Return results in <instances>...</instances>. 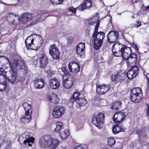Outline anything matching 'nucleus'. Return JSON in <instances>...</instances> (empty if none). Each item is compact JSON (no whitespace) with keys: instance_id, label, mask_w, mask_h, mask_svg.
Masks as SVG:
<instances>
[{"instance_id":"2","label":"nucleus","mask_w":149,"mask_h":149,"mask_svg":"<svg viewBox=\"0 0 149 149\" xmlns=\"http://www.w3.org/2000/svg\"><path fill=\"white\" fill-rule=\"evenodd\" d=\"M39 143L41 148L55 149L58 144L59 141L57 139L53 138L49 135H45L40 139Z\"/></svg>"},{"instance_id":"52","label":"nucleus","mask_w":149,"mask_h":149,"mask_svg":"<svg viewBox=\"0 0 149 149\" xmlns=\"http://www.w3.org/2000/svg\"><path fill=\"white\" fill-rule=\"evenodd\" d=\"M146 10H149V5L147 6L146 8Z\"/></svg>"},{"instance_id":"12","label":"nucleus","mask_w":149,"mask_h":149,"mask_svg":"<svg viewBox=\"0 0 149 149\" xmlns=\"http://www.w3.org/2000/svg\"><path fill=\"white\" fill-rule=\"evenodd\" d=\"M119 36L118 32L117 31H110L107 35V40L110 43H114L117 40Z\"/></svg>"},{"instance_id":"9","label":"nucleus","mask_w":149,"mask_h":149,"mask_svg":"<svg viewBox=\"0 0 149 149\" xmlns=\"http://www.w3.org/2000/svg\"><path fill=\"white\" fill-rule=\"evenodd\" d=\"M99 26V23L98 22L95 26V31L92 35V37L93 38H95V39L103 41L105 37V33L102 32H98Z\"/></svg>"},{"instance_id":"45","label":"nucleus","mask_w":149,"mask_h":149,"mask_svg":"<svg viewBox=\"0 0 149 149\" xmlns=\"http://www.w3.org/2000/svg\"><path fill=\"white\" fill-rule=\"evenodd\" d=\"M146 77L147 79V86L149 87V73H147L146 74Z\"/></svg>"},{"instance_id":"25","label":"nucleus","mask_w":149,"mask_h":149,"mask_svg":"<svg viewBox=\"0 0 149 149\" xmlns=\"http://www.w3.org/2000/svg\"><path fill=\"white\" fill-rule=\"evenodd\" d=\"M39 62L41 67H45L48 62V57L45 54H42L39 58Z\"/></svg>"},{"instance_id":"1","label":"nucleus","mask_w":149,"mask_h":149,"mask_svg":"<svg viewBox=\"0 0 149 149\" xmlns=\"http://www.w3.org/2000/svg\"><path fill=\"white\" fill-rule=\"evenodd\" d=\"M112 50L114 56H123L124 59H126L127 56L130 55L132 53L130 47L118 43L113 45Z\"/></svg>"},{"instance_id":"50","label":"nucleus","mask_w":149,"mask_h":149,"mask_svg":"<svg viewBox=\"0 0 149 149\" xmlns=\"http://www.w3.org/2000/svg\"><path fill=\"white\" fill-rule=\"evenodd\" d=\"M147 116H149V106H148L147 109Z\"/></svg>"},{"instance_id":"14","label":"nucleus","mask_w":149,"mask_h":149,"mask_svg":"<svg viewBox=\"0 0 149 149\" xmlns=\"http://www.w3.org/2000/svg\"><path fill=\"white\" fill-rule=\"evenodd\" d=\"M96 91L99 94H103L108 91L109 89V85L108 84H102L96 85Z\"/></svg>"},{"instance_id":"51","label":"nucleus","mask_w":149,"mask_h":149,"mask_svg":"<svg viewBox=\"0 0 149 149\" xmlns=\"http://www.w3.org/2000/svg\"><path fill=\"white\" fill-rule=\"evenodd\" d=\"M139 0H132L133 3H134L138 2Z\"/></svg>"},{"instance_id":"26","label":"nucleus","mask_w":149,"mask_h":149,"mask_svg":"<svg viewBox=\"0 0 149 149\" xmlns=\"http://www.w3.org/2000/svg\"><path fill=\"white\" fill-rule=\"evenodd\" d=\"M34 84L36 88H42L45 84L44 79L41 78L36 79L34 81Z\"/></svg>"},{"instance_id":"33","label":"nucleus","mask_w":149,"mask_h":149,"mask_svg":"<svg viewBox=\"0 0 149 149\" xmlns=\"http://www.w3.org/2000/svg\"><path fill=\"white\" fill-rule=\"evenodd\" d=\"M56 127L55 128L54 131L56 132H57L61 131L63 129V124L60 122H58L55 123Z\"/></svg>"},{"instance_id":"13","label":"nucleus","mask_w":149,"mask_h":149,"mask_svg":"<svg viewBox=\"0 0 149 149\" xmlns=\"http://www.w3.org/2000/svg\"><path fill=\"white\" fill-rule=\"evenodd\" d=\"M125 74L120 72L114 73L111 75V79L115 84L121 82L125 79Z\"/></svg>"},{"instance_id":"31","label":"nucleus","mask_w":149,"mask_h":149,"mask_svg":"<svg viewBox=\"0 0 149 149\" xmlns=\"http://www.w3.org/2000/svg\"><path fill=\"white\" fill-rule=\"evenodd\" d=\"M98 20V17L95 16L88 19L86 22V24L89 26H92Z\"/></svg>"},{"instance_id":"35","label":"nucleus","mask_w":149,"mask_h":149,"mask_svg":"<svg viewBox=\"0 0 149 149\" xmlns=\"http://www.w3.org/2000/svg\"><path fill=\"white\" fill-rule=\"evenodd\" d=\"M102 41L95 39L94 43V48L96 50L99 49L101 47Z\"/></svg>"},{"instance_id":"38","label":"nucleus","mask_w":149,"mask_h":149,"mask_svg":"<svg viewBox=\"0 0 149 149\" xmlns=\"http://www.w3.org/2000/svg\"><path fill=\"white\" fill-rule=\"evenodd\" d=\"M79 95V93L78 92H75L73 95L72 97L71 98V101L72 102H74V101H75V100L76 99H79L80 97H78Z\"/></svg>"},{"instance_id":"46","label":"nucleus","mask_w":149,"mask_h":149,"mask_svg":"<svg viewBox=\"0 0 149 149\" xmlns=\"http://www.w3.org/2000/svg\"><path fill=\"white\" fill-rule=\"evenodd\" d=\"M74 149H84V147L80 145L75 147Z\"/></svg>"},{"instance_id":"40","label":"nucleus","mask_w":149,"mask_h":149,"mask_svg":"<svg viewBox=\"0 0 149 149\" xmlns=\"http://www.w3.org/2000/svg\"><path fill=\"white\" fill-rule=\"evenodd\" d=\"M66 38L68 45H71L73 42L74 38L73 37L68 36Z\"/></svg>"},{"instance_id":"47","label":"nucleus","mask_w":149,"mask_h":149,"mask_svg":"<svg viewBox=\"0 0 149 149\" xmlns=\"http://www.w3.org/2000/svg\"><path fill=\"white\" fill-rule=\"evenodd\" d=\"M132 46L136 50H139V49L138 48L136 44L133 43L132 44Z\"/></svg>"},{"instance_id":"10","label":"nucleus","mask_w":149,"mask_h":149,"mask_svg":"<svg viewBox=\"0 0 149 149\" xmlns=\"http://www.w3.org/2000/svg\"><path fill=\"white\" fill-rule=\"evenodd\" d=\"M59 53L58 48L55 45L53 44L50 46L49 54L54 59L57 60L59 59Z\"/></svg>"},{"instance_id":"36","label":"nucleus","mask_w":149,"mask_h":149,"mask_svg":"<svg viewBox=\"0 0 149 149\" xmlns=\"http://www.w3.org/2000/svg\"><path fill=\"white\" fill-rule=\"evenodd\" d=\"M121 103L120 101H117L112 104L111 108L113 110H117L121 108Z\"/></svg>"},{"instance_id":"56","label":"nucleus","mask_w":149,"mask_h":149,"mask_svg":"<svg viewBox=\"0 0 149 149\" xmlns=\"http://www.w3.org/2000/svg\"><path fill=\"white\" fill-rule=\"evenodd\" d=\"M18 1H19V0H17Z\"/></svg>"},{"instance_id":"39","label":"nucleus","mask_w":149,"mask_h":149,"mask_svg":"<svg viewBox=\"0 0 149 149\" xmlns=\"http://www.w3.org/2000/svg\"><path fill=\"white\" fill-rule=\"evenodd\" d=\"M115 143V140L113 138H109L108 139L107 143L109 146H113Z\"/></svg>"},{"instance_id":"37","label":"nucleus","mask_w":149,"mask_h":149,"mask_svg":"<svg viewBox=\"0 0 149 149\" xmlns=\"http://www.w3.org/2000/svg\"><path fill=\"white\" fill-rule=\"evenodd\" d=\"M61 70L64 73V75L63 77H65L70 76V73L68 71L66 67H63L61 68Z\"/></svg>"},{"instance_id":"55","label":"nucleus","mask_w":149,"mask_h":149,"mask_svg":"<svg viewBox=\"0 0 149 149\" xmlns=\"http://www.w3.org/2000/svg\"><path fill=\"white\" fill-rule=\"evenodd\" d=\"M144 75H145V74L144 73Z\"/></svg>"},{"instance_id":"8","label":"nucleus","mask_w":149,"mask_h":149,"mask_svg":"<svg viewBox=\"0 0 149 149\" xmlns=\"http://www.w3.org/2000/svg\"><path fill=\"white\" fill-rule=\"evenodd\" d=\"M40 15H35L33 13L27 12L21 15L20 22L23 24H25L31 20L35 17H37L35 19H36L40 18Z\"/></svg>"},{"instance_id":"53","label":"nucleus","mask_w":149,"mask_h":149,"mask_svg":"<svg viewBox=\"0 0 149 149\" xmlns=\"http://www.w3.org/2000/svg\"><path fill=\"white\" fill-rule=\"evenodd\" d=\"M132 17V18H135V17H134V16H133Z\"/></svg>"},{"instance_id":"29","label":"nucleus","mask_w":149,"mask_h":149,"mask_svg":"<svg viewBox=\"0 0 149 149\" xmlns=\"http://www.w3.org/2000/svg\"><path fill=\"white\" fill-rule=\"evenodd\" d=\"M15 18L19 21L20 18L18 16L14 14H10L7 17V20L10 23H13L15 20Z\"/></svg>"},{"instance_id":"11","label":"nucleus","mask_w":149,"mask_h":149,"mask_svg":"<svg viewBox=\"0 0 149 149\" xmlns=\"http://www.w3.org/2000/svg\"><path fill=\"white\" fill-rule=\"evenodd\" d=\"M65 110V109L63 107L56 106L55 107L53 110L52 116L55 118L60 117L64 114Z\"/></svg>"},{"instance_id":"34","label":"nucleus","mask_w":149,"mask_h":149,"mask_svg":"<svg viewBox=\"0 0 149 149\" xmlns=\"http://www.w3.org/2000/svg\"><path fill=\"white\" fill-rule=\"evenodd\" d=\"M49 100L55 104H57L58 102L59 99L57 95L55 94H53L49 98Z\"/></svg>"},{"instance_id":"17","label":"nucleus","mask_w":149,"mask_h":149,"mask_svg":"<svg viewBox=\"0 0 149 149\" xmlns=\"http://www.w3.org/2000/svg\"><path fill=\"white\" fill-rule=\"evenodd\" d=\"M23 139L24 140L23 143L24 144H28V145L29 146H32V144H30V143H33L34 141V139L32 137H30L29 135H26L25 134H24L20 136L19 139Z\"/></svg>"},{"instance_id":"4","label":"nucleus","mask_w":149,"mask_h":149,"mask_svg":"<svg viewBox=\"0 0 149 149\" xmlns=\"http://www.w3.org/2000/svg\"><path fill=\"white\" fill-rule=\"evenodd\" d=\"M142 96V92L140 88L137 87L131 90L130 97L131 101L135 103L139 102L141 101Z\"/></svg>"},{"instance_id":"7","label":"nucleus","mask_w":149,"mask_h":149,"mask_svg":"<svg viewBox=\"0 0 149 149\" xmlns=\"http://www.w3.org/2000/svg\"><path fill=\"white\" fill-rule=\"evenodd\" d=\"M10 65L11 66V68L15 70L19 69H25L26 68V65L23 59L22 58L13 60V63Z\"/></svg>"},{"instance_id":"6","label":"nucleus","mask_w":149,"mask_h":149,"mask_svg":"<svg viewBox=\"0 0 149 149\" xmlns=\"http://www.w3.org/2000/svg\"><path fill=\"white\" fill-rule=\"evenodd\" d=\"M104 115L103 113H100L96 116H93L92 118V123L100 129L102 128L104 123Z\"/></svg>"},{"instance_id":"19","label":"nucleus","mask_w":149,"mask_h":149,"mask_svg":"<svg viewBox=\"0 0 149 149\" xmlns=\"http://www.w3.org/2000/svg\"><path fill=\"white\" fill-rule=\"evenodd\" d=\"M76 49L77 54L80 57H82L84 55L85 52V43L82 42L79 43L76 46Z\"/></svg>"},{"instance_id":"43","label":"nucleus","mask_w":149,"mask_h":149,"mask_svg":"<svg viewBox=\"0 0 149 149\" xmlns=\"http://www.w3.org/2000/svg\"><path fill=\"white\" fill-rule=\"evenodd\" d=\"M77 9H78V7L76 8H74L72 6H70L68 8V10L69 11H71L72 13L75 14L76 12V10Z\"/></svg>"},{"instance_id":"54","label":"nucleus","mask_w":149,"mask_h":149,"mask_svg":"<svg viewBox=\"0 0 149 149\" xmlns=\"http://www.w3.org/2000/svg\"><path fill=\"white\" fill-rule=\"evenodd\" d=\"M1 2H2L1 1H0V3H1Z\"/></svg>"},{"instance_id":"22","label":"nucleus","mask_w":149,"mask_h":149,"mask_svg":"<svg viewBox=\"0 0 149 149\" xmlns=\"http://www.w3.org/2000/svg\"><path fill=\"white\" fill-rule=\"evenodd\" d=\"M125 59L128 65L135 64L137 62V55L136 53H133L127 56Z\"/></svg>"},{"instance_id":"42","label":"nucleus","mask_w":149,"mask_h":149,"mask_svg":"<svg viewBox=\"0 0 149 149\" xmlns=\"http://www.w3.org/2000/svg\"><path fill=\"white\" fill-rule=\"evenodd\" d=\"M1 67L0 66V73L2 74L6 75V72L4 71L5 66L4 65H1Z\"/></svg>"},{"instance_id":"23","label":"nucleus","mask_w":149,"mask_h":149,"mask_svg":"<svg viewBox=\"0 0 149 149\" xmlns=\"http://www.w3.org/2000/svg\"><path fill=\"white\" fill-rule=\"evenodd\" d=\"M50 88L53 89H57L60 87V82L56 78L52 79L49 81Z\"/></svg>"},{"instance_id":"3","label":"nucleus","mask_w":149,"mask_h":149,"mask_svg":"<svg viewBox=\"0 0 149 149\" xmlns=\"http://www.w3.org/2000/svg\"><path fill=\"white\" fill-rule=\"evenodd\" d=\"M23 106L25 113L24 116L20 119V120L23 123L26 124L29 123L31 120V106L30 104L26 102L23 103Z\"/></svg>"},{"instance_id":"32","label":"nucleus","mask_w":149,"mask_h":149,"mask_svg":"<svg viewBox=\"0 0 149 149\" xmlns=\"http://www.w3.org/2000/svg\"><path fill=\"white\" fill-rule=\"evenodd\" d=\"M32 36L33 35H31L28 37L25 41L26 47L27 48H29L32 45H33L34 39H30V37Z\"/></svg>"},{"instance_id":"44","label":"nucleus","mask_w":149,"mask_h":149,"mask_svg":"<svg viewBox=\"0 0 149 149\" xmlns=\"http://www.w3.org/2000/svg\"><path fill=\"white\" fill-rule=\"evenodd\" d=\"M4 81H5L4 82L0 84V91H3L6 88V80Z\"/></svg>"},{"instance_id":"41","label":"nucleus","mask_w":149,"mask_h":149,"mask_svg":"<svg viewBox=\"0 0 149 149\" xmlns=\"http://www.w3.org/2000/svg\"><path fill=\"white\" fill-rule=\"evenodd\" d=\"M64 0H51L53 4H59L62 3Z\"/></svg>"},{"instance_id":"27","label":"nucleus","mask_w":149,"mask_h":149,"mask_svg":"<svg viewBox=\"0 0 149 149\" xmlns=\"http://www.w3.org/2000/svg\"><path fill=\"white\" fill-rule=\"evenodd\" d=\"M75 101L77 103L76 106L77 107L84 106L87 102L86 100L84 97H80L79 99H76Z\"/></svg>"},{"instance_id":"18","label":"nucleus","mask_w":149,"mask_h":149,"mask_svg":"<svg viewBox=\"0 0 149 149\" xmlns=\"http://www.w3.org/2000/svg\"><path fill=\"white\" fill-rule=\"evenodd\" d=\"M68 68L70 72L74 74L77 73L80 70L79 66L74 61H72L69 63Z\"/></svg>"},{"instance_id":"48","label":"nucleus","mask_w":149,"mask_h":149,"mask_svg":"<svg viewBox=\"0 0 149 149\" xmlns=\"http://www.w3.org/2000/svg\"><path fill=\"white\" fill-rule=\"evenodd\" d=\"M1 3H2L3 4H5V5H12V6H17V5L16 4H7L6 3H4V2H3L2 1V2H1Z\"/></svg>"},{"instance_id":"15","label":"nucleus","mask_w":149,"mask_h":149,"mask_svg":"<svg viewBox=\"0 0 149 149\" xmlns=\"http://www.w3.org/2000/svg\"><path fill=\"white\" fill-rule=\"evenodd\" d=\"M66 78L63 77V84L64 87L67 89L71 88L73 85V81L72 78L69 76Z\"/></svg>"},{"instance_id":"30","label":"nucleus","mask_w":149,"mask_h":149,"mask_svg":"<svg viewBox=\"0 0 149 149\" xmlns=\"http://www.w3.org/2000/svg\"><path fill=\"white\" fill-rule=\"evenodd\" d=\"M43 42V40H42V38L40 36H38L35 40L34 42L33 43V45L36 47L39 48L42 45Z\"/></svg>"},{"instance_id":"49","label":"nucleus","mask_w":149,"mask_h":149,"mask_svg":"<svg viewBox=\"0 0 149 149\" xmlns=\"http://www.w3.org/2000/svg\"><path fill=\"white\" fill-rule=\"evenodd\" d=\"M141 25V23L139 21L137 22V25L136 26V27H139Z\"/></svg>"},{"instance_id":"20","label":"nucleus","mask_w":149,"mask_h":149,"mask_svg":"<svg viewBox=\"0 0 149 149\" xmlns=\"http://www.w3.org/2000/svg\"><path fill=\"white\" fill-rule=\"evenodd\" d=\"M125 130V127L120 123L115 124L112 128L113 132L115 134H117L121 132H124Z\"/></svg>"},{"instance_id":"28","label":"nucleus","mask_w":149,"mask_h":149,"mask_svg":"<svg viewBox=\"0 0 149 149\" xmlns=\"http://www.w3.org/2000/svg\"><path fill=\"white\" fill-rule=\"evenodd\" d=\"M70 134L68 130H63L59 132V136L62 139H66L68 136Z\"/></svg>"},{"instance_id":"5","label":"nucleus","mask_w":149,"mask_h":149,"mask_svg":"<svg viewBox=\"0 0 149 149\" xmlns=\"http://www.w3.org/2000/svg\"><path fill=\"white\" fill-rule=\"evenodd\" d=\"M9 75L7 79L9 82L12 84H13L15 81L19 82L24 80V78L20 77L15 70L13 68L10 69Z\"/></svg>"},{"instance_id":"16","label":"nucleus","mask_w":149,"mask_h":149,"mask_svg":"<svg viewBox=\"0 0 149 149\" xmlns=\"http://www.w3.org/2000/svg\"><path fill=\"white\" fill-rule=\"evenodd\" d=\"M139 72L138 67L136 66H134L127 72V76L129 79H132L136 77Z\"/></svg>"},{"instance_id":"21","label":"nucleus","mask_w":149,"mask_h":149,"mask_svg":"<svg viewBox=\"0 0 149 149\" xmlns=\"http://www.w3.org/2000/svg\"><path fill=\"white\" fill-rule=\"evenodd\" d=\"M92 2L91 0H84V2L78 7V10L82 11L86 8L91 7Z\"/></svg>"},{"instance_id":"24","label":"nucleus","mask_w":149,"mask_h":149,"mask_svg":"<svg viewBox=\"0 0 149 149\" xmlns=\"http://www.w3.org/2000/svg\"><path fill=\"white\" fill-rule=\"evenodd\" d=\"M125 117V116L124 113L119 112L114 114L113 118V120L115 123H120L123 120Z\"/></svg>"}]
</instances>
